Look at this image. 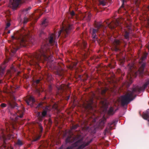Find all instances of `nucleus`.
<instances>
[{
	"label": "nucleus",
	"mask_w": 149,
	"mask_h": 149,
	"mask_svg": "<svg viewBox=\"0 0 149 149\" xmlns=\"http://www.w3.org/2000/svg\"><path fill=\"white\" fill-rule=\"evenodd\" d=\"M53 108L54 109H57V108H58V107L57 106V105H55L53 107Z\"/></svg>",
	"instance_id": "49"
},
{
	"label": "nucleus",
	"mask_w": 149,
	"mask_h": 149,
	"mask_svg": "<svg viewBox=\"0 0 149 149\" xmlns=\"http://www.w3.org/2000/svg\"><path fill=\"white\" fill-rule=\"evenodd\" d=\"M48 25V21L46 19L44 20L42 22L41 26L42 27H46Z\"/></svg>",
	"instance_id": "29"
},
{
	"label": "nucleus",
	"mask_w": 149,
	"mask_h": 149,
	"mask_svg": "<svg viewBox=\"0 0 149 149\" xmlns=\"http://www.w3.org/2000/svg\"><path fill=\"white\" fill-rule=\"evenodd\" d=\"M45 34V33L44 32L42 31V30L40 31V33L39 34V36L40 37H41L42 36V35H44Z\"/></svg>",
	"instance_id": "40"
},
{
	"label": "nucleus",
	"mask_w": 149,
	"mask_h": 149,
	"mask_svg": "<svg viewBox=\"0 0 149 149\" xmlns=\"http://www.w3.org/2000/svg\"><path fill=\"white\" fill-rule=\"evenodd\" d=\"M77 64V63H75L74 64L73 66L72 67L71 66V68L72 69Z\"/></svg>",
	"instance_id": "52"
},
{
	"label": "nucleus",
	"mask_w": 149,
	"mask_h": 149,
	"mask_svg": "<svg viewBox=\"0 0 149 149\" xmlns=\"http://www.w3.org/2000/svg\"><path fill=\"white\" fill-rule=\"evenodd\" d=\"M130 33V31L129 29L127 30L125 29L123 33V35L124 37L125 38L127 41H128L129 40Z\"/></svg>",
	"instance_id": "18"
},
{
	"label": "nucleus",
	"mask_w": 149,
	"mask_h": 149,
	"mask_svg": "<svg viewBox=\"0 0 149 149\" xmlns=\"http://www.w3.org/2000/svg\"><path fill=\"white\" fill-rule=\"evenodd\" d=\"M72 25H70L69 24L63 26L59 32H58L59 34L58 36H59L61 34H62L65 37H66L68 35L72 29Z\"/></svg>",
	"instance_id": "8"
},
{
	"label": "nucleus",
	"mask_w": 149,
	"mask_h": 149,
	"mask_svg": "<svg viewBox=\"0 0 149 149\" xmlns=\"http://www.w3.org/2000/svg\"><path fill=\"white\" fill-rule=\"evenodd\" d=\"M106 0H99L98 6H100L102 5L104 6L106 5L107 3Z\"/></svg>",
	"instance_id": "25"
},
{
	"label": "nucleus",
	"mask_w": 149,
	"mask_h": 149,
	"mask_svg": "<svg viewBox=\"0 0 149 149\" xmlns=\"http://www.w3.org/2000/svg\"><path fill=\"white\" fill-rule=\"evenodd\" d=\"M26 102L28 105H29L31 102H32V103H33L35 102V100L33 97L31 96L28 100H26Z\"/></svg>",
	"instance_id": "24"
},
{
	"label": "nucleus",
	"mask_w": 149,
	"mask_h": 149,
	"mask_svg": "<svg viewBox=\"0 0 149 149\" xmlns=\"http://www.w3.org/2000/svg\"><path fill=\"white\" fill-rule=\"evenodd\" d=\"M92 118H93V119H92V121L93 123L95 122H96V119H95V118H94V117H92Z\"/></svg>",
	"instance_id": "48"
},
{
	"label": "nucleus",
	"mask_w": 149,
	"mask_h": 149,
	"mask_svg": "<svg viewBox=\"0 0 149 149\" xmlns=\"http://www.w3.org/2000/svg\"><path fill=\"white\" fill-rule=\"evenodd\" d=\"M28 21V19L27 18L25 17L24 18V24H26Z\"/></svg>",
	"instance_id": "39"
},
{
	"label": "nucleus",
	"mask_w": 149,
	"mask_h": 149,
	"mask_svg": "<svg viewBox=\"0 0 149 149\" xmlns=\"http://www.w3.org/2000/svg\"><path fill=\"white\" fill-rule=\"evenodd\" d=\"M16 109H18L17 113L13 114V116L11 117V118L15 122L17 121L19 118H22V117L23 115V112L24 110V108H22L21 110H20V108L19 109H18L17 108Z\"/></svg>",
	"instance_id": "10"
},
{
	"label": "nucleus",
	"mask_w": 149,
	"mask_h": 149,
	"mask_svg": "<svg viewBox=\"0 0 149 149\" xmlns=\"http://www.w3.org/2000/svg\"><path fill=\"white\" fill-rule=\"evenodd\" d=\"M8 107L11 108H13L15 107L18 108L17 106V104L15 102L13 101H8Z\"/></svg>",
	"instance_id": "21"
},
{
	"label": "nucleus",
	"mask_w": 149,
	"mask_h": 149,
	"mask_svg": "<svg viewBox=\"0 0 149 149\" xmlns=\"http://www.w3.org/2000/svg\"><path fill=\"white\" fill-rule=\"evenodd\" d=\"M18 48L17 47H13L12 49H11L10 51L13 53H15L16 51L18 49Z\"/></svg>",
	"instance_id": "34"
},
{
	"label": "nucleus",
	"mask_w": 149,
	"mask_h": 149,
	"mask_svg": "<svg viewBox=\"0 0 149 149\" xmlns=\"http://www.w3.org/2000/svg\"><path fill=\"white\" fill-rule=\"evenodd\" d=\"M108 26L111 29H114L116 26H118L119 25V22L117 20L115 22H113L112 23H107Z\"/></svg>",
	"instance_id": "19"
},
{
	"label": "nucleus",
	"mask_w": 149,
	"mask_h": 149,
	"mask_svg": "<svg viewBox=\"0 0 149 149\" xmlns=\"http://www.w3.org/2000/svg\"><path fill=\"white\" fill-rule=\"evenodd\" d=\"M147 48L148 49V50H149V44L147 46Z\"/></svg>",
	"instance_id": "55"
},
{
	"label": "nucleus",
	"mask_w": 149,
	"mask_h": 149,
	"mask_svg": "<svg viewBox=\"0 0 149 149\" xmlns=\"http://www.w3.org/2000/svg\"><path fill=\"white\" fill-rule=\"evenodd\" d=\"M38 129L39 130V131L40 132V134L42 132V130H43V127L42 126L41 124L40 123H38Z\"/></svg>",
	"instance_id": "31"
},
{
	"label": "nucleus",
	"mask_w": 149,
	"mask_h": 149,
	"mask_svg": "<svg viewBox=\"0 0 149 149\" xmlns=\"http://www.w3.org/2000/svg\"><path fill=\"white\" fill-rule=\"evenodd\" d=\"M147 55L148 54L146 53H145L143 54L139 62L140 63H142V64L138 71L136 72L133 71L132 70L133 67L132 66L130 67V75L131 77L132 75L136 77L137 75L139 74L141 75L143 73L144 68L146 66V63L145 62H144L143 61L145 60Z\"/></svg>",
	"instance_id": "5"
},
{
	"label": "nucleus",
	"mask_w": 149,
	"mask_h": 149,
	"mask_svg": "<svg viewBox=\"0 0 149 149\" xmlns=\"http://www.w3.org/2000/svg\"><path fill=\"white\" fill-rule=\"evenodd\" d=\"M50 110V107L47 106L43 109L41 113V112H39L37 113V116L40 121H42V120L43 118L47 115V112L49 111Z\"/></svg>",
	"instance_id": "9"
},
{
	"label": "nucleus",
	"mask_w": 149,
	"mask_h": 149,
	"mask_svg": "<svg viewBox=\"0 0 149 149\" xmlns=\"http://www.w3.org/2000/svg\"><path fill=\"white\" fill-rule=\"evenodd\" d=\"M95 28L97 29H93L92 30V37L93 39V41L95 42L96 40H97V38L96 36V33L98 32H100V30L102 29L103 30L104 32H105L104 30V29H105L106 27L104 26L101 23L95 22Z\"/></svg>",
	"instance_id": "6"
},
{
	"label": "nucleus",
	"mask_w": 149,
	"mask_h": 149,
	"mask_svg": "<svg viewBox=\"0 0 149 149\" xmlns=\"http://www.w3.org/2000/svg\"><path fill=\"white\" fill-rule=\"evenodd\" d=\"M46 78L47 80L48 81H50L52 80V75L48 73L46 74Z\"/></svg>",
	"instance_id": "28"
},
{
	"label": "nucleus",
	"mask_w": 149,
	"mask_h": 149,
	"mask_svg": "<svg viewBox=\"0 0 149 149\" xmlns=\"http://www.w3.org/2000/svg\"><path fill=\"white\" fill-rule=\"evenodd\" d=\"M116 122V121L114 120L108 124V127L106 128L104 132V135H106L107 133H108L110 130L113 129V127L115 125Z\"/></svg>",
	"instance_id": "15"
},
{
	"label": "nucleus",
	"mask_w": 149,
	"mask_h": 149,
	"mask_svg": "<svg viewBox=\"0 0 149 149\" xmlns=\"http://www.w3.org/2000/svg\"><path fill=\"white\" fill-rule=\"evenodd\" d=\"M42 104L41 103H40L39 104H38V105L37 106V108H40V107H42Z\"/></svg>",
	"instance_id": "44"
},
{
	"label": "nucleus",
	"mask_w": 149,
	"mask_h": 149,
	"mask_svg": "<svg viewBox=\"0 0 149 149\" xmlns=\"http://www.w3.org/2000/svg\"><path fill=\"white\" fill-rule=\"evenodd\" d=\"M148 85H149V79L142 86L140 87L139 86H136L134 87L138 92H140L141 91H143Z\"/></svg>",
	"instance_id": "16"
},
{
	"label": "nucleus",
	"mask_w": 149,
	"mask_h": 149,
	"mask_svg": "<svg viewBox=\"0 0 149 149\" xmlns=\"http://www.w3.org/2000/svg\"><path fill=\"white\" fill-rule=\"evenodd\" d=\"M81 136L79 135H77L74 137L72 136L71 135L68 136L65 140V142L66 143H72L75 141L78 140L76 142L74 143V146H79L77 149H83L86 146H88L91 142L92 141L91 140L87 143L83 142V139L80 138Z\"/></svg>",
	"instance_id": "3"
},
{
	"label": "nucleus",
	"mask_w": 149,
	"mask_h": 149,
	"mask_svg": "<svg viewBox=\"0 0 149 149\" xmlns=\"http://www.w3.org/2000/svg\"><path fill=\"white\" fill-rule=\"evenodd\" d=\"M31 7H29L27 8L24 9L23 10V12H24L25 13H27V11L28 10H30L31 9Z\"/></svg>",
	"instance_id": "36"
},
{
	"label": "nucleus",
	"mask_w": 149,
	"mask_h": 149,
	"mask_svg": "<svg viewBox=\"0 0 149 149\" xmlns=\"http://www.w3.org/2000/svg\"><path fill=\"white\" fill-rule=\"evenodd\" d=\"M16 144L19 146H22V145L23 143L22 141L19 139H18L17 140Z\"/></svg>",
	"instance_id": "35"
},
{
	"label": "nucleus",
	"mask_w": 149,
	"mask_h": 149,
	"mask_svg": "<svg viewBox=\"0 0 149 149\" xmlns=\"http://www.w3.org/2000/svg\"><path fill=\"white\" fill-rule=\"evenodd\" d=\"M79 126V125L78 124L73 125L71 127V129H72L75 130Z\"/></svg>",
	"instance_id": "37"
},
{
	"label": "nucleus",
	"mask_w": 149,
	"mask_h": 149,
	"mask_svg": "<svg viewBox=\"0 0 149 149\" xmlns=\"http://www.w3.org/2000/svg\"><path fill=\"white\" fill-rule=\"evenodd\" d=\"M66 149H72V147L71 146H68Z\"/></svg>",
	"instance_id": "50"
},
{
	"label": "nucleus",
	"mask_w": 149,
	"mask_h": 149,
	"mask_svg": "<svg viewBox=\"0 0 149 149\" xmlns=\"http://www.w3.org/2000/svg\"><path fill=\"white\" fill-rule=\"evenodd\" d=\"M6 126V132H8L9 131V127ZM5 131V130L3 129H1V130L0 131V140L2 141L3 145H4L6 143V138L4 134V132Z\"/></svg>",
	"instance_id": "13"
},
{
	"label": "nucleus",
	"mask_w": 149,
	"mask_h": 149,
	"mask_svg": "<svg viewBox=\"0 0 149 149\" xmlns=\"http://www.w3.org/2000/svg\"><path fill=\"white\" fill-rule=\"evenodd\" d=\"M1 106L2 107H6V104L5 103H3L1 104Z\"/></svg>",
	"instance_id": "45"
},
{
	"label": "nucleus",
	"mask_w": 149,
	"mask_h": 149,
	"mask_svg": "<svg viewBox=\"0 0 149 149\" xmlns=\"http://www.w3.org/2000/svg\"><path fill=\"white\" fill-rule=\"evenodd\" d=\"M46 43L42 45L41 49L38 52L28 56L31 65L37 64L40 61L43 62L52 59V52L50 47Z\"/></svg>",
	"instance_id": "1"
},
{
	"label": "nucleus",
	"mask_w": 149,
	"mask_h": 149,
	"mask_svg": "<svg viewBox=\"0 0 149 149\" xmlns=\"http://www.w3.org/2000/svg\"><path fill=\"white\" fill-rule=\"evenodd\" d=\"M125 1V0H123L122 1L123 4L121 6V8H124V2Z\"/></svg>",
	"instance_id": "47"
},
{
	"label": "nucleus",
	"mask_w": 149,
	"mask_h": 149,
	"mask_svg": "<svg viewBox=\"0 0 149 149\" xmlns=\"http://www.w3.org/2000/svg\"><path fill=\"white\" fill-rule=\"evenodd\" d=\"M7 73L8 74H9V75L10 76L11 75V73H10V71H8L7 72Z\"/></svg>",
	"instance_id": "54"
},
{
	"label": "nucleus",
	"mask_w": 149,
	"mask_h": 149,
	"mask_svg": "<svg viewBox=\"0 0 149 149\" xmlns=\"http://www.w3.org/2000/svg\"><path fill=\"white\" fill-rule=\"evenodd\" d=\"M87 43L85 41H82V42H79L77 44L82 49L84 50V53L82 54V59H84L86 58V50L85 49L86 48Z\"/></svg>",
	"instance_id": "14"
},
{
	"label": "nucleus",
	"mask_w": 149,
	"mask_h": 149,
	"mask_svg": "<svg viewBox=\"0 0 149 149\" xmlns=\"http://www.w3.org/2000/svg\"><path fill=\"white\" fill-rule=\"evenodd\" d=\"M40 79L36 80L34 82L35 84H38L40 82Z\"/></svg>",
	"instance_id": "41"
},
{
	"label": "nucleus",
	"mask_w": 149,
	"mask_h": 149,
	"mask_svg": "<svg viewBox=\"0 0 149 149\" xmlns=\"http://www.w3.org/2000/svg\"><path fill=\"white\" fill-rule=\"evenodd\" d=\"M25 0H10L9 6L13 9H15L20 3L25 2Z\"/></svg>",
	"instance_id": "11"
},
{
	"label": "nucleus",
	"mask_w": 149,
	"mask_h": 149,
	"mask_svg": "<svg viewBox=\"0 0 149 149\" xmlns=\"http://www.w3.org/2000/svg\"><path fill=\"white\" fill-rule=\"evenodd\" d=\"M55 35L54 34L52 33L49 36L48 38L47 39L49 43L51 45H53L55 42Z\"/></svg>",
	"instance_id": "17"
},
{
	"label": "nucleus",
	"mask_w": 149,
	"mask_h": 149,
	"mask_svg": "<svg viewBox=\"0 0 149 149\" xmlns=\"http://www.w3.org/2000/svg\"><path fill=\"white\" fill-rule=\"evenodd\" d=\"M38 3H40L41 2L40 0H38Z\"/></svg>",
	"instance_id": "57"
},
{
	"label": "nucleus",
	"mask_w": 149,
	"mask_h": 149,
	"mask_svg": "<svg viewBox=\"0 0 149 149\" xmlns=\"http://www.w3.org/2000/svg\"><path fill=\"white\" fill-rule=\"evenodd\" d=\"M114 113L113 109L112 107H110L108 111V113L109 114L113 115Z\"/></svg>",
	"instance_id": "30"
},
{
	"label": "nucleus",
	"mask_w": 149,
	"mask_h": 149,
	"mask_svg": "<svg viewBox=\"0 0 149 149\" xmlns=\"http://www.w3.org/2000/svg\"><path fill=\"white\" fill-rule=\"evenodd\" d=\"M93 98H90L88 100H86L83 103V106L86 110L88 112H90L93 110L92 104L93 103Z\"/></svg>",
	"instance_id": "7"
},
{
	"label": "nucleus",
	"mask_w": 149,
	"mask_h": 149,
	"mask_svg": "<svg viewBox=\"0 0 149 149\" xmlns=\"http://www.w3.org/2000/svg\"><path fill=\"white\" fill-rule=\"evenodd\" d=\"M66 85L65 84H63L58 87H57V88L58 90H61V91H63L66 89Z\"/></svg>",
	"instance_id": "22"
},
{
	"label": "nucleus",
	"mask_w": 149,
	"mask_h": 149,
	"mask_svg": "<svg viewBox=\"0 0 149 149\" xmlns=\"http://www.w3.org/2000/svg\"><path fill=\"white\" fill-rule=\"evenodd\" d=\"M100 102L102 105V107L106 106L107 105V102L106 100L105 99H101Z\"/></svg>",
	"instance_id": "27"
},
{
	"label": "nucleus",
	"mask_w": 149,
	"mask_h": 149,
	"mask_svg": "<svg viewBox=\"0 0 149 149\" xmlns=\"http://www.w3.org/2000/svg\"><path fill=\"white\" fill-rule=\"evenodd\" d=\"M70 96H68L67 97V99H66L67 100H68L69 98H70Z\"/></svg>",
	"instance_id": "53"
},
{
	"label": "nucleus",
	"mask_w": 149,
	"mask_h": 149,
	"mask_svg": "<svg viewBox=\"0 0 149 149\" xmlns=\"http://www.w3.org/2000/svg\"><path fill=\"white\" fill-rule=\"evenodd\" d=\"M10 149H13V148H10Z\"/></svg>",
	"instance_id": "59"
},
{
	"label": "nucleus",
	"mask_w": 149,
	"mask_h": 149,
	"mask_svg": "<svg viewBox=\"0 0 149 149\" xmlns=\"http://www.w3.org/2000/svg\"><path fill=\"white\" fill-rule=\"evenodd\" d=\"M137 93L138 92L133 87L131 90L128 91L125 95L121 96L120 100L121 105L124 106L125 105H127L130 101L135 98L136 96L135 94Z\"/></svg>",
	"instance_id": "4"
},
{
	"label": "nucleus",
	"mask_w": 149,
	"mask_h": 149,
	"mask_svg": "<svg viewBox=\"0 0 149 149\" xmlns=\"http://www.w3.org/2000/svg\"><path fill=\"white\" fill-rule=\"evenodd\" d=\"M5 63H5V62H4V64H4Z\"/></svg>",
	"instance_id": "60"
},
{
	"label": "nucleus",
	"mask_w": 149,
	"mask_h": 149,
	"mask_svg": "<svg viewBox=\"0 0 149 149\" xmlns=\"http://www.w3.org/2000/svg\"><path fill=\"white\" fill-rule=\"evenodd\" d=\"M56 74L58 75H59L60 77H61V78H62L63 76V73L62 71L61 72H59V71H57L56 72Z\"/></svg>",
	"instance_id": "33"
},
{
	"label": "nucleus",
	"mask_w": 149,
	"mask_h": 149,
	"mask_svg": "<svg viewBox=\"0 0 149 149\" xmlns=\"http://www.w3.org/2000/svg\"><path fill=\"white\" fill-rule=\"evenodd\" d=\"M10 22H8L6 24V26L5 27V30L7 29V28L10 26Z\"/></svg>",
	"instance_id": "38"
},
{
	"label": "nucleus",
	"mask_w": 149,
	"mask_h": 149,
	"mask_svg": "<svg viewBox=\"0 0 149 149\" xmlns=\"http://www.w3.org/2000/svg\"><path fill=\"white\" fill-rule=\"evenodd\" d=\"M82 17L83 19L86 20L87 21H89L91 19V13H86L82 14Z\"/></svg>",
	"instance_id": "20"
},
{
	"label": "nucleus",
	"mask_w": 149,
	"mask_h": 149,
	"mask_svg": "<svg viewBox=\"0 0 149 149\" xmlns=\"http://www.w3.org/2000/svg\"><path fill=\"white\" fill-rule=\"evenodd\" d=\"M70 14L71 15L72 17H73L75 15V14L74 11H72L70 13Z\"/></svg>",
	"instance_id": "43"
},
{
	"label": "nucleus",
	"mask_w": 149,
	"mask_h": 149,
	"mask_svg": "<svg viewBox=\"0 0 149 149\" xmlns=\"http://www.w3.org/2000/svg\"><path fill=\"white\" fill-rule=\"evenodd\" d=\"M106 119L104 118L100 120V122L99 123L100 126H101V127H103L106 122Z\"/></svg>",
	"instance_id": "26"
},
{
	"label": "nucleus",
	"mask_w": 149,
	"mask_h": 149,
	"mask_svg": "<svg viewBox=\"0 0 149 149\" xmlns=\"http://www.w3.org/2000/svg\"><path fill=\"white\" fill-rule=\"evenodd\" d=\"M10 33V30L8 31V32H7V33H8V34H9Z\"/></svg>",
	"instance_id": "56"
},
{
	"label": "nucleus",
	"mask_w": 149,
	"mask_h": 149,
	"mask_svg": "<svg viewBox=\"0 0 149 149\" xmlns=\"http://www.w3.org/2000/svg\"><path fill=\"white\" fill-rule=\"evenodd\" d=\"M48 123L49 124V125H51L52 124V120L51 118H49L48 121Z\"/></svg>",
	"instance_id": "42"
},
{
	"label": "nucleus",
	"mask_w": 149,
	"mask_h": 149,
	"mask_svg": "<svg viewBox=\"0 0 149 149\" xmlns=\"http://www.w3.org/2000/svg\"><path fill=\"white\" fill-rule=\"evenodd\" d=\"M5 68V66L3 65L2 66H0V75L1 76L4 75Z\"/></svg>",
	"instance_id": "23"
},
{
	"label": "nucleus",
	"mask_w": 149,
	"mask_h": 149,
	"mask_svg": "<svg viewBox=\"0 0 149 149\" xmlns=\"http://www.w3.org/2000/svg\"><path fill=\"white\" fill-rule=\"evenodd\" d=\"M122 43H123L124 44L125 43V42L123 40H120L117 39L115 40L113 43L112 47L113 50L116 52L119 50V47L118 46Z\"/></svg>",
	"instance_id": "12"
},
{
	"label": "nucleus",
	"mask_w": 149,
	"mask_h": 149,
	"mask_svg": "<svg viewBox=\"0 0 149 149\" xmlns=\"http://www.w3.org/2000/svg\"><path fill=\"white\" fill-rule=\"evenodd\" d=\"M40 136H38V137H37L34 140H33V141H37L38 140H39L40 137Z\"/></svg>",
	"instance_id": "46"
},
{
	"label": "nucleus",
	"mask_w": 149,
	"mask_h": 149,
	"mask_svg": "<svg viewBox=\"0 0 149 149\" xmlns=\"http://www.w3.org/2000/svg\"><path fill=\"white\" fill-rule=\"evenodd\" d=\"M52 87L51 86H49V91L50 92L52 90Z\"/></svg>",
	"instance_id": "51"
},
{
	"label": "nucleus",
	"mask_w": 149,
	"mask_h": 149,
	"mask_svg": "<svg viewBox=\"0 0 149 149\" xmlns=\"http://www.w3.org/2000/svg\"><path fill=\"white\" fill-rule=\"evenodd\" d=\"M21 33L17 31L15 37L12 36V40L16 39L17 40L21 46L24 47H28L32 45L33 43L34 40L32 37L29 35L26 34L23 35Z\"/></svg>",
	"instance_id": "2"
},
{
	"label": "nucleus",
	"mask_w": 149,
	"mask_h": 149,
	"mask_svg": "<svg viewBox=\"0 0 149 149\" xmlns=\"http://www.w3.org/2000/svg\"><path fill=\"white\" fill-rule=\"evenodd\" d=\"M107 89L105 88L102 89L100 91H101V94L102 96H105L106 92L107 91Z\"/></svg>",
	"instance_id": "32"
},
{
	"label": "nucleus",
	"mask_w": 149,
	"mask_h": 149,
	"mask_svg": "<svg viewBox=\"0 0 149 149\" xmlns=\"http://www.w3.org/2000/svg\"><path fill=\"white\" fill-rule=\"evenodd\" d=\"M147 8L149 10V5L148 6Z\"/></svg>",
	"instance_id": "58"
}]
</instances>
